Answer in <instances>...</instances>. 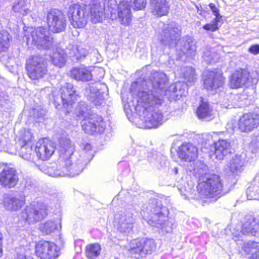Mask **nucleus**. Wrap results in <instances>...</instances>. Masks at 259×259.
Wrapping results in <instances>:
<instances>
[{"label": "nucleus", "instance_id": "obj_39", "mask_svg": "<svg viewBox=\"0 0 259 259\" xmlns=\"http://www.w3.org/2000/svg\"><path fill=\"white\" fill-rule=\"evenodd\" d=\"M58 228V225L52 220H48L41 223L39 226V230L44 234L48 235L52 233Z\"/></svg>", "mask_w": 259, "mask_h": 259}, {"label": "nucleus", "instance_id": "obj_49", "mask_svg": "<svg viewBox=\"0 0 259 259\" xmlns=\"http://www.w3.org/2000/svg\"><path fill=\"white\" fill-rule=\"evenodd\" d=\"M118 226V230L123 233H130L133 228L134 224L130 223V225L128 223H125L120 221H116Z\"/></svg>", "mask_w": 259, "mask_h": 259}, {"label": "nucleus", "instance_id": "obj_50", "mask_svg": "<svg viewBox=\"0 0 259 259\" xmlns=\"http://www.w3.org/2000/svg\"><path fill=\"white\" fill-rule=\"evenodd\" d=\"M132 7L136 11L142 10L147 5V0H130Z\"/></svg>", "mask_w": 259, "mask_h": 259}, {"label": "nucleus", "instance_id": "obj_54", "mask_svg": "<svg viewBox=\"0 0 259 259\" xmlns=\"http://www.w3.org/2000/svg\"><path fill=\"white\" fill-rule=\"evenodd\" d=\"M248 52L253 55H257L259 53V45L251 46L248 49Z\"/></svg>", "mask_w": 259, "mask_h": 259}, {"label": "nucleus", "instance_id": "obj_14", "mask_svg": "<svg viewBox=\"0 0 259 259\" xmlns=\"http://www.w3.org/2000/svg\"><path fill=\"white\" fill-rule=\"evenodd\" d=\"M36 254L41 259H56L59 251L55 244L46 241H40L35 246Z\"/></svg>", "mask_w": 259, "mask_h": 259}, {"label": "nucleus", "instance_id": "obj_30", "mask_svg": "<svg viewBox=\"0 0 259 259\" xmlns=\"http://www.w3.org/2000/svg\"><path fill=\"white\" fill-rule=\"evenodd\" d=\"M118 15L121 23L123 25H129L132 16L131 9L127 1H122L118 5Z\"/></svg>", "mask_w": 259, "mask_h": 259}, {"label": "nucleus", "instance_id": "obj_17", "mask_svg": "<svg viewBox=\"0 0 259 259\" xmlns=\"http://www.w3.org/2000/svg\"><path fill=\"white\" fill-rule=\"evenodd\" d=\"M55 149V143L45 138L40 139L37 142L35 152L39 159L46 160L53 154Z\"/></svg>", "mask_w": 259, "mask_h": 259}, {"label": "nucleus", "instance_id": "obj_55", "mask_svg": "<svg viewBox=\"0 0 259 259\" xmlns=\"http://www.w3.org/2000/svg\"><path fill=\"white\" fill-rule=\"evenodd\" d=\"M83 149L86 152L92 150V146L90 144L86 143L83 145Z\"/></svg>", "mask_w": 259, "mask_h": 259}, {"label": "nucleus", "instance_id": "obj_51", "mask_svg": "<svg viewBox=\"0 0 259 259\" xmlns=\"http://www.w3.org/2000/svg\"><path fill=\"white\" fill-rule=\"evenodd\" d=\"M32 134L29 130H25L21 138L22 146L31 145V141L32 139Z\"/></svg>", "mask_w": 259, "mask_h": 259}, {"label": "nucleus", "instance_id": "obj_4", "mask_svg": "<svg viewBox=\"0 0 259 259\" xmlns=\"http://www.w3.org/2000/svg\"><path fill=\"white\" fill-rule=\"evenodd\" d=\"M167 80V76L164 72H154L151 74L149 79L144 80L142 82V89H140L138 93L145 92L148 94L158 96L162 98Z\"/></svg>", "mask_w": 259, "mask_h": 259}, {"label": "nucleus", "instance_id": "obj_25", "mask_svg": "<svg viewBox=\"0 0 259 259\" xmlns=\"http://www.w3.org/2000/svg\"><path fill=\"white\" fill-rule=\"evenodd\" d=\"M100 84H92L86 88L84 95L88 99L94 103L96 106H100L103 102L104 99L103 94L99 89L98 85Z\"/></svg>", "mask_w": 259, "mask_h": 259}, {"label": "nucleus", "instance_id": "obj_38", "mask_svg": "<svg viewBox=\"0 0 259 259\" xmlns=\"http://www.w3.org/2000/svg\"><path fill=\"white\" fill-rule=\"evenodd\" d=\"M66 54L63 50L57 49L52 56L53 64L59 67H63L66 62Z\"/></svg>", "mask_w": 259, "mask_h": 259}, {"label": "nucleus", "instance_id": "obj_26", "mask_svg": "<svg viewBox=\"0 0 259 259\" xmlns=\"http://www.w3.org/2000/svg\"><path fill=\"white\" fill-rule=\"evenodd\" d=\"M245 158L242 154H236L231 158L226 165V170L229 172L238 175L243 170Z\"/></svg>", "mask_w": 259, "mask_h": 259}, {"label": "nucleus", "instance_id": "obj_19", "mask_svg": "<svg viewBox=\"0 0 259 259\" xmlns=\"http://www.w3.org/2000/svg\"><path fill=\"white\" fill-rule=\"evenodd\" d=\"M176 50L180 57L186 55L191 56L196 51V43L190 36H186L181 39L176 45Z\"/></svg>", "mask_w": 259, "mask_h": 259}, {"label": "nucleus", "instance_id": "obj_10", "mask_svg": "<svg viewBox=\"0 0 259 259\" xmlns=\"http://www.w3.org/2000/svg\"><path fill=\"white\" fill-rule=\"evenodd\" d=\"M32 43L39 49L49 50L53 44V38L44 27H39L31 32Z\"/></svg>", "mask_w": 259, "mask_h": 259}, {"label": "nucleus", "instance_id": "obj_9", "mask_svg": "<svg viewBox=\"0 0 259 259\" xmlns=\"http://www.w3.org/2000/svg\"><path fill=\"white\" fill-rule=\"evenodd\" d=\"M48 215L47 206L44 203L26 206L22 212V217L29 223L40 221Z\"/></svg>", "mask_w": 259, "mask_h": 259}, {"label": "nucleus", "instance_id": "obj_3", "mask_svg": "<svg viewBox=\"0 0 259 259\" xmlns=\"http://www.w3.org/2000/svg\"><path fill=\"white\" fill-rule=\"evenodd\" d=\"M197 190L201 196L214 198V200L225 194L222 179L217 175H208L205 180L203 179L198 184Z\"/></svg>", "mask_w": 259, "mask_h": 259}, {"label": "nucleus", "instance_id": "obj_31", "mask_svg": "<svg viewBox=\"0 0 259 259\" xmlns=\"http://www.w3.org/2000/svg\"><path fill=\"white\" fill-rule=\"evenodd\" d=\"M214 154L217 159L222 160L228 154L231 153V145L226 140H219L214 144Z\"/></svg>", "mask_w": 259, "mask_h": 259}, {"label": "nucleus", "instance_id": "obj_2", "mask_svg": "<svg viewBox=\"0 0 259 259\" xmlns=\"http://www.w3.org/2000/svg\"><path fill=\"white\" fill-rule=\"evenodd\" d=\"M167 212L160 201L152 199L147 205L142 206L141 213L149 225L160 229L163 233H168L172 231L173 224L169 221Z\"/></svg>", "mask_w": 259, "mask_h": 259}, {"label": "nucleus", "instance_id": "obj_56", "mask_svg": "<svg viewBox=\"0 0 259 259\" xmlns=\"http://www.w3.org/2000/svg\"><path fill=\"white\" fill-rule=\"evenodd\" d=\"M2 239L3 235L2 233L0 232V257H1L3 255Z\"/></svg>", "mask_w": 259, "mask_h": 259}, {"label": "nucleus", "instance_id": "obj_28", "mask_svg": "<svg viewBox=\"0 0 259 259\" xmlns=\"http://www.w3.org/2000/svg\"><path fill=\"white\" fill-rule=\"evenodd\" d=\"M246 221L242 225L241 232L246 235L255 236L259 231V221L252 215H247L245 217Z\"/></svg>", "mask_w": 259, "mask_h": 259}, {"label": "nucleus", "instance_id": "obj_57", "mask_svg": "<svg viewBox=\"0 0 259 259\" xmlns=\"http://www.w3.org/2000/svg\"><path fill=\"white\" fill-rule=\"evenodd\" d=\"M16 259H31V258L30 256H26L23 254H19Z\"/></svg>", "mask_w": 259, "mask_h": 259}, {"label": "nucleus", "instance_id": "obj_7", "mask_svg": "<svg viewBox=\"0 0 259 259\" xmlns=\"http://www.w3.org/2000/svg\"><path fill=\"white\" fill-rule=\"evenodd\" d=\"M26 66L27 75L31 79L43 78L48 72L44 59L40 56L30 57L26 61Z\"/></svg>", "mask_w": 259, "mask_h": 259}, {"label": "nucleus", "instance_id": "obj_12", "mask_svg": "<svg viewBox=\"0 0 259 259\" xmlns=\"http://www.w3.org/2000/svg\"><path fill=\"white\" fill-rule=\"evenodd\" d=\"M81 123L82 130L89 134L96 132L101 134L106 128L102 117L96 114H91L90 116L83 118Z\"/></svg>", "mask_w": 259, "mask_h": 259}, {"label": "nucleus", "instance_id": "obj_11", "mask_svg": "<svg viewBox=\"0 0 259 259\" xmlns=\"http://www.w3.org/2000/svg\"><path fill=\"white\" fill-rule=\"evenodd\" d=\"M46 20L50 30L54 32H61L64 30L66 26L65 17L58 9L50 10L47 13Z\"/></svg>", "mask_w": 259, "mask_h": 259}, {"label": "nucleus", "instance_id": "obj_58", "mask_svg": "<svg viewBox=\"0 0 259 259\" xmlns=\"http://www.w3.org/2000/svg\"><path fill=\"white\" fill-rule=\"evenodd\" d=\"M115 259H119V258L117 257V258H115Z\"/></svg>", "mask_w": 259, "mask_h": 259}, {"label": "nucleus", "instance_id": "obj_59", "mask_svg": "<svg viewBox=\"0 0 259 259\" xmlns=\"http://www.w3.org/2000/svg\"><path fill=\"white\" fill-rule=\"evenodd\" d=\"M258 148H259V144H258Z\"/></svg>", "mask_w": 259, "mask_h": 259}, {"label": "nucleus", "instance_id": "obj_18", "mask_svg": "<svg viewBox=\"0 0 259 259\" xmlns=\"http://www.w3.org/2000/svg\"><path fill=\"white\" fill-rule=\"evenodd\" d=\"M25 198L22 194H5L4 196L3 206L10 211H17L24 205Z\"/></svg>", "mask_w": 259, "mask_h": 259}, {"label": "nucleus", "instance_id": "obj_41", "mask_svg": "<svg viewBox=\"0 0 259 259\" xmlns=\"http://www.w3.org/2000/svg\"><path fill=\"white\" fill-rule=\"evenodd\" d=\"M100 246L98 244H89L86 246L85 254L88 259H95L100 254Z\"/></svg>", "mask_w": 259, "mask_h": 259}, {"label": "nucleus", "instance_id": "obj_37", "mask_svg": "<svg viewBox=\"0 0 259 259\" xmlns=\"http://www.w3.org/2000/svg\"><path fill=\"white\" fill-rule=\"evenodd\" d=\"M246 195L249 200H259V177H256L253 183L247 188Z\"/></svg>", "mask_w": 259, "mask_h": 259}, {"label": "nucleus", "instance_id": "obj_36", "mask_svg": "<svg viewBox=\"0 0 259 259\" xmlns=\"http://www.w3.org/2000/svg\"><path fill=\"white\" fill-rule=\"evenodd\" d=\"M186 85H192L197 79L195 69L190 66H185L181 69Z\"/></svg>", "mask_w": 259, "mask_h": 259}, {"label": "nucleus", "instance_id": "obj_1", "mask_svg": "<svg viewBox=\"0 0 259 259\" xmlns=\"http://www.w3.org/2000/svg\"><path fill=\"white\" fill-rule=\"evenodd\" d=\"M139 99L137 108H143L144 119L145 126L151 128L162 124L164 118L158 107L161 105L163 100L158 96L146 94L145 92L138 93Z\"/></svg>", "mask_w": 259, "mask_h": 259}, {"label": "nucleus", "instance_id": "obj_52", "mask_svg": "<svg viewBox=\"0 0 259 259\" xmlns=\"http://www.w3.org/2000/svg\"><path fill=\"white\" fill-rule=\"evenodd\" d=\"M219 18H214L210 23H208L203 26V28L206 30L215 31L219 29L218 22Z\"/></svg>", "mask_w": 259, "mask_h": 259}, {"label": "nucleus", "instance_id": "obj_21", "mask_svg": "<svg viewBox=\"0 0 259 259\" xmlns=\"http://www.w3.org/2000/svg\"><path fill=\"white\" fill-rule=\"evenodd\" d=\"M75 150L74 145L70 140L66 137H61L59 139L60 158L62 161L68 164V158H73Z\"/></svg>", "mask_w": 259, "mask_h": 259}, {"label": "nucleus", "instance_id": "obj_27", "mask_svg": "<svg viewBox=\"0 0 259 259\" xmlns=\"http://www.w3.org/2000/svg\"><path fill=\"white\" fill-rule=\"evenodd\" d=\"M165 95L169 96L175 100L179 99L187 94V85L185 82H178L171 84L168 90H164Z\"/></svg>", "mask_w": 259, "mask_h": 259}, {"label": "nucleus", "instance_id": "obj_24", "mask_svg": "<svg viewBox=\"0 0 259 259\" xmlns=\"http://www.w3.org/2000/svg\"><path fill=\"white\" fill-rule=\"evenodd\" d=\"M179 157L186 161L194 160L197 157V148L190 143H184L179 147Z\"/></svg>", "mask_w": 259, "mask_h": 259}, {"label": "nucleus", "instance_id": "obj_53", "mask_svg": "<svg viewBox=\"0 0 259 259\" xmlns=\"http://www.w3.org/2000/svg\"><path fill=\"white\" fill-rule=\"evenodd\" d=\"M209 7L215 16V18H219L220 20L222 18V16L220 14L219 10L216 7L215 5L213 3H210L209 5Z\"/></svg>", "mask_w": 259, "mask_h": 259}, {"label": "nucleus", "instance_id": "obj_8", "mask_svg": "<svg viewBox=\"0 0 259 259\" xmlns=\"http://www.w3.org/2000/svg\"><path fill=\"white\" fill-rule=\"evenodd\" d=\"M68 13L70 22L74 28H81L86 25L88 20V12L85 5L74 4L71 6Z\"/></svg>", "mask_w": 259, "mask_h": 259}, {"label": "nucleus", "instance_id": "obj_29", "mask_svg": "<svg viewBox=\"0 0 259 259\" xmlns=\"http://www.w3.org/2000/svg\"><path fill=\"white\" fill-rule=\"evenodd\" d=\"M70 76L77 81H88L92 79L91 70L87 67H74L70 71Z\"/></svg>", "mask_w": 259, "mask_h": 259}, {"label": "nucleus", "instance_id": "obj_32", "mask_svg": "<svg viewBox=\"0 0 259 259\" xmlns=\"http://www.w3.org/2000/svg\"><path fill=\"white\" fill-rule=\"evenodd\" d=\"M152 13L159 17L166 15L169 10V5L166 0H151Z\"/></svg>", "mask_w": 259, "mask_h": 259}, {"label": "nucleus", "instance_id": "obj_23", "mask_svg": "<svg viewBox=\"0 0 259 259\" xmlns=\"http://www.w3.org/2000/svg\"><path fill=\"white\" fill-rule=\"evenodd\" d=\"M249 73L246 70L235 71L230 77L229 85L232 89L242 88L249 81Z\"/></svg>", "mask_w": 259, "mask_h": 259}, {"label": "nucleus", "instance_id": "obj_20", "mask_svg": "<svg viewBox=\"0 0 259 259\" xmlns=\"http://www.w3.org/2000/svg\"><path fill=\"white\" fill-rule=\"evenodd\" d=\"M203 82L204 88L208 91H213L223 85L224 78L222 74L210 71L206 73Z\"/></svg>", "mask_w": 259, "mask_h": 259}, {"label": "nucleus", "instance_id": "obj_44", "mask_svg": "<svg viewBox=\"0 0 259 259\" xmlns=\"http://www.w3.org/2000/svg\"><path fill=\"white\" fill-rule=\"evenodd\" d=\"M75 112L76 115L82 119L91 114L89 112L88 106L84 102H80L78 104Z\"/></svg>", "mask_w": 259, "mask_h": 259}, {"label": "nucleus", "instance_id": "obj_43", "mask_svg": "<svg viewBox=\"0 0 259 259\" xmlns=\"http://www.w3.org/2000/svg\"><path fill=\"white\" fill-rule=\"evenodd\" d=\"M10 35L7 32L0 31V52L6 51L10 46Z\"/></svg>", "mask_w": 259, "mask_h": 259}, {"label": "nucleus", "instance_id": "obj_16", "mask_svg": "<svg viewBox=\"0 0 259 259\" xmlns=\"http://www.w3.org/2000/svg\"><path fill=\"white\" fill-rule=\"evenodd\" d=\"M0 184L8 188L14 187L18 181V176L14 168L0 165Z\"/></svg>", "mask_w": 259, "mask_h": 259}, {"label": "nucleus", "instance_id": "obj_34", "mask_svg": "<svg viewBox=\"0 0 259 259\" xmlns=\"http://www.w3.org/2000/svg\"><path fill=\"white\" fill-rule=\"evenodd\" d=\"M104 8L100 3H93L91 5L90 14L93 23L101 22L104 17Z\"/></svg>", "mask_w": 259, "mask_h": 259}, {"label": "nucleus", "instance_id": "obj_15", "mask_svg": "<svg viewBox=\"0 0 259 259\" xmlns=\"http://www.w3.org/2000/svg\"><path fill=\"white\" fill-rule=\"evenodd\" d=\"M258 125L259 114L253 112L244 114L238 122V128L241 132H250Z\"/></svg>", "mask_w": 259, "mask_h": 259}, {"label": "nucleus", "instance_id": "obj_33", "mask_svg": "<svg viewBox=\"0 0 259 259\" xmlns=\"http://www.w3.org/2000/svg\"><path fill=\"white\" fill-rule=\"evenodd\" d=\"M242 248L250 259H259V242L250 241L244 242Z\"/></svg>", "mask_w": 259, "mask_h": 259}, {"label": "nucleus", "instance_id": "obj_13", "mask_svg": "<svg viewBox=\"0 0 259 259\" xmlns=\"http://www.w3.org/2000/svg\"><path fill=\"white\" fill-rule=\"evenodd\" d=\"M180 35L181 30L178 25L171 22L162 30L159 39L163 45L172 47L176 45Z\"/></svg>", "mask_w": 259, "mask_h": 259}, {"label": "nucleus", "instance_id": "obj_40", "mask_svg": "<svg viewBox=\"0 0 259 259\" xmlns=\"http://www.w3.org/2000/svg\"><path fill=\"white\" fill-rule=\"evenodd\" d=\"M208 167L207 165L201 162H197L196 163L194 168L195 176L199 178V180L203 181L206 179L208 175H207Z\"/></svg>", "mask_w": 259, "mask_h": 259}, {"label": "nucleus", "instance_id": "obj_46", "mask_svg": "<svg viewBox=\"0 0 259 259\" xmlns=\"http://www.w3.org/2000/svg\"><path fill=\"white\" fill-rule=\"evenodd\" d=\"M27 0H17L13 6V10L15 12L26 14L29 11L28 8H26Z\"/></svg>", "mask_w": 259, "mask_h": 259}, {"label": "nucleus", "instance_id": "obj_5", "mask_svg": "<svg viewBox=\"0 0 259 259\" xmlns=\"http://www.w3.org/2000/svg\"><path fill=\"white\" fill-rule=\"evenodd\" d=\"M155 243L152 239H137L131 241L128 251L134 257L140 259L150 254L155 248Z\"/></svg>", "mask_w": 259, "mask_h": 259}, {"label": "nucleus", "instance_id": "obj_6", "mask_svg": "<svg viewBox=\"0 0 259 259\" xmlns=\"http://www.w3.org/2000/svg\"><path fill=\"white\" fill-rule=\"evenodd\" d=\"M60 95L54 97V103L56 108L62 106L67 108L79 98L73 84L70 83H65L60 89Z\"/></svg>", "mask_w": 259, "mask_h": 259}, {"label": "nucleus", "instance_id": "obj_22", "mask_svg": "<svg viewBox=\"0 0 259 259\" xmlns=\"http://www.w3.org/2000/svg\"><path fill=\"white\" fill-rule=\"evenodd\" d=\"M67 159H68V164L65 161H62V162L64 163V167L68 171L66 175L70 177H74L80 173L87 163L86 161L82 159L77 158L75 155H73V158Z\"/></svg>", "mask_w": 259, "mask_h": 259}, {"label": "nucleus", "instance_id": "obj_45", "mask_svg": "<svg viewBox=\"0 0 259 259\" xmlns=\"http://www.w3.org/2000/svg\"><path fill=\"white\" fill-rule=\"evenodd\" d=\"M202 57L207 63L216 62L219 59L218 54L211 49L206 48L203 52Z\"/></svg>", "mask_w": 259, "mask_h": 259}, {"label": "nucleus", "instance_id": "obj_42", "mask_svg": "<svg viewBox=\"0 0 259 259\" xmlns=\"http://www.w3.org/2000/svg\"><path fill=\"white\" fill-rule=\"evenodd\" d=\"M115 220L116 221H120L125 223H128L134 224L135 219L133 218V214L129 210H126L125 212H120L115 215Z\"/></svg>", "mask_w": 259, "mask_h": 259}, {"label": "nucleus", "instance_id": "obj_35", "mask_svg": "<svg viewBox=\"0 0 259 259\" xmlns=\"http://www.w3.org/2000/svg\"><path fill=\"white\" fill-rule=\"evenodd\" d=\"M197 114L199 118L209 121L214 118L213 111L207 103L202 102L197 109Z\"/></svg>", "mask_w": 259, "mask_h": 259}, {"label": "nucleus", "instance_id": "obj_47", "mask_svg": "<svg viewBox=\"0 0 259 259\" xmlns=\"http://www.w3.org/2000/svg\"><path fill=\"white\" fill-rule=\"evenodd\" d=\"M31 145L22 146L20 150V156L24 159L30 160L31 159L32 152Z\"/></svg>", "mask_w": 259, "mask_h": 259}, {"label": "nucleus", "instance_id": "obj_48", "mask_svg": "<svg viewBox=\"0 0 259 259\" xmlns=\"http://www.w3.org/2000/svg\"><path fill=\"white\" fill-rule=\"evenodd\" d=\"M71 52V53H72L73 55L76 57V59H80L82 57H85L88 54V51L85 49L77 46L74 47Z\"/></svg>", "mask_w": 259, "mask_h": 259}]
</instances>
